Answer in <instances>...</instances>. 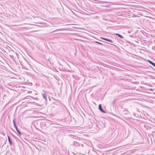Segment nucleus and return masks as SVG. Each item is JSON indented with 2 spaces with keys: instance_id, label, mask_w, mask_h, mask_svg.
<instances>
[{
  "instance_id": "f257e3e1",
  "label": "nucleus",
  "mask_w": 155,
  "mask_h": 155,
  "mask_svg": "<svg viewBox=\"0 0 155 155\" xmlns=\"http://www.w3.org/2000/svg\"><path fill=\"white\" fill-rule=\"evenodd\" d=\"M101 39H103V40H105L106 41H109L110 43H112L113 42V41L111 40H110V39H107V38H100Z\"/></svg>"
},
{
  "instance_id": "f03ea898",
  "label": "nucleus",
  "mask_w": 155,
  "mask_h": 155,
  "mask_svg": "<svg viewBox=\"0 0 155 155\" xmlns=\"http://www.w3.org/2000/svg\"><path fill=\"white\" fill-rule=\"evenodd\" d=\"M99 110L101 111V112L103 113H106V112L103 109H102L101 108V105L99 104Z\"/></svg>"
},
{
  "instance_id": "7ed1b4c3",
  "label": "nucleus",
  "mask_w": 155,
  "mask_h": 155,
  "mask_svg": "<svg viewBox=\"0 0 155 155\" xmlns=\"http://www.w3.org/2000/svg\"><path fill=\"white\" fill-rule=\"evenodd\" d=\"M148 62L151 64L155 68V64L153 62L151 61L148 60Z\"/></svg>"
},
{
  "instance_id": "20e7f679",
  "label": "nucleus",
  "mask_w": 155,
  "mask_h": 155,
  "mask_svg": "<svg viewBox=\"0 0 155 155\" xmlns=\"http://www.w3.org/2000/svg\"><path fill=\"white\" fill-rule=\"evenodd\" d=\"M15 128L17 131L18 133V134L20 135H21V133L20 132V131L19 130H18L17 126H15Z\"/></svg>"
},
{
  "instance_id": "39448f33",
  "label": "nucleus",
  "mask_w": 155,
  "mask_h": 155,
  "mask_svg": "<svg viewBox=\"0 0 155 155\" xmlns=\"http://www.w3.org/2000/svg\"><path fill=\"white\" fill-rule=\"evenodd\" d=\"M43 97L45 99L46 101H47V95L46 94H42Z\"/></svg>"
},
{
  "instance_id": "423d86ee",
  "label": "nucleus",
  "mask_w": 155,
  "mask_h": 155,
  "mask_svg": "<svg viewBox=\"0 0 155 155\" xmlns=\"http://www.w3.org/2000/svg\"><path fill=\"white\" fill-rule=\"evenodd\" d=\"M116 35H117L118 36H119V37L121 38H123V36H122L121 35L119 34H115Z\"/></svg>"
},
{
  "instance_id": "0eeeda50",
  "label": "nucleus",
  "mask_w": 155,
  "mask_h": 155,
  "mask_svg": "<svg viewBox=\"0 0 155 155\" xmlns=\"http://www.w3.org/2000/svg\"><path fill=\"white\" fill-rule=\"evenodd\" d=\"M8 141L9 142V143L10 144H12V142H11V141L10 140V137H9V136H8Z\"/></svg>"
},
{
  "instance_id": "6e6552de",
  "label": "nucleus",
  "mask_w": 155,
  "mask_h": 155,
  "mask_svg": "<svg viewBox=\"0 0 155 155\" xmlns=\"http://www.w3.org/2000/svg\"><path fill=\"white\" fill-rule=\"evenodd\" d=\"M13 123H14V126L15 127V126H16V124H15V121L14 120H13Z\"/></svg>"
},
{
  "instance_id": "1a4fd4ad",
  "label": "nucleus",
  "mask_w": 155,
  "mask_h": 155,
  "mask_svg": "<svg viewBox=\"0 0 155 155\" xmlns=\"http://www.w3.org/2000/svg\"><path fill=\"white\" fill-rule=\"evenodd\" d=\"M148 90H150L151 91H153L154 90V89L153 88H151V89H148Z\"/></svg>"
},
{
  "instance_id": "9d476101",
  "label": "nucleus",
  "mask_w": 155,
  "mask_h": 155,
  "mask_svg": "<svg viewBox=\"0 0 155 155\" xmlns=\"http://www.w3.org/2000/svg\"><path fill=\"white\" fill-rule=\"evenodd\" d=\"M96 42L97 43H98V44H100V45H103V44H102V43H100V42Z\"/></svg>"
},
{
  "instance_id": "9b49d317",
  "label": "nucleus",
  "mask_w": 155,
  "mask_h": 155,
  "mask_svg": "<svg viewBox=\"0 0 155 155\" xmlns=\"http://www.w3.org/2000/svg\"><path fill=\"white\" fill-rule=\"evenodd\" d=\"M64 30V29H60V30H58V31H61V30Z\"/></svg>"
}]
</instances>
